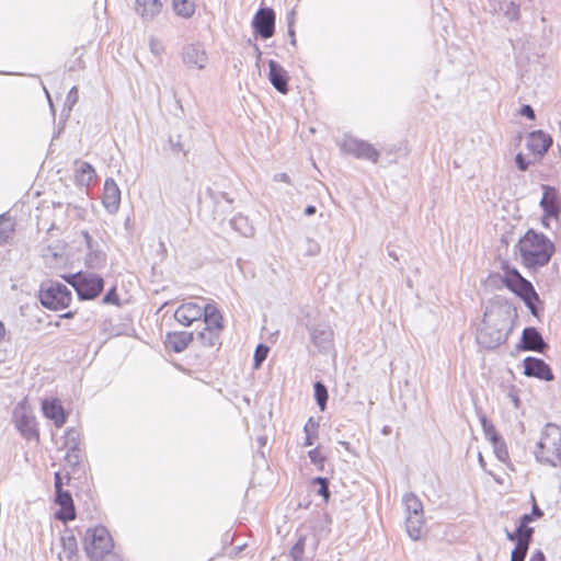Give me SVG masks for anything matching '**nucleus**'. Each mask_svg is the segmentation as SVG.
Masks as SVG:
<instances>
[{
  "label": "nucleus",
  "mask_w": 561,
  "mask_h": 561,
  "mask_svg": "<svg viewBox=\"0 0 561 561\" xmlns=\"http://www.w3.org/2000/svg\"><path fill=\"white\" fill-rule=\"evenodd\" d=\"M174 320L185 328L203 320L204 327L197 333L199 343L204 347L220 344V336L225 330V317L216 304H204L203 299L185 300L176 307Z\"/></svg>",
  "instance_id": "nucleus-1"
},
{
  "label": "nucleus",
  "mask_w": 561,
  "mask_h": 561,
  "mask_svg": "<svg viewBox=\"0 0 561 561\" xmlns=\"http://www.w3.org/2000/svg\"><path fill=\"white\" fill-rule=\"evenodd\" d=\"M516 248L522 264L531 271L546 266L554 251L553 242L541 232L529 229L518 241Z\"/></svg>",
  "instance_id": "nucleus-2"
},
{
  "label": "nucleus",
  "mask_w": 561,
  "mask_h": 561,
  "mask_svg": "<svg viewBox=\"0 0 561 561\" xmlns=\"http://www.w3.org/2000/svg\"><path fill=\"white\" fill-rule=\"evenodd\" d=\"M508 317L502 310L486 309L482 325L477 332V342L484 348L493 350L507 340Z\"/></svg>",
  "instance_id": "nucleus-3"
},
{
  "label": "nucleus",
  "mask_w": 561,
  "mask_h": 561,
  "mask_svg": "<svg viewBox=\"0 0 561 561\" xmlns=\"http://www.w3.org/2000/svg\"><path fill=\"white\" fill-rule=\"evenodd\" d=\"M114 547L113 537L104 526H95L85 531L83 550L90 561H105L107 557H111L113 561H123L114 552Z\"/></svg>",
  "instance_id": "nucleus-4"
},
{
  "label": "nucleus",
  "mask_w": 561,
  "mask_h": 561,
  "mask_svg": "<svg viewBox=\"0 0 561 561\" xmlns=\"http://www.w3.org/2000/svg\"><path fill=\"white\" fill-rule=\"evenodd\" d=\"M535 458L542 465L558 467L561 465V427L547 423L534 449Z\"/></svg>",
  "instance_id": "nucleus-5"
},
{
  "label": "nucleus",
  "mask_w": 561,
  "mask_h": 561,
  "mask_svg": "<svg viewBox=\"0 0 561 561\" xmlns=\"http://www.w3.org/2000/svg\"><path fill=\"white\" fill-rule=\"evenodd\" d=\"M38 298L46 309L59 311L70 306L72 301V294L66 285L54 280H47L41 285Z\"/></svg>",
  "instance_id": "nucleus-6"
},
{
  "label": "nucleus",
  "mask_w": 561,
  "mask_h": 561,
  "mask_svg": "<svg viewBox=\"0 0 561 561\" xmlns=\"http://www.w3.org/2000/svg\"><path fill=\"white\" fill-rule=\"evenodd\" d=\"M503 283L505 286L516 294L529 308L531 313H536L535 302L539 300V296L536 293L533 284L522 276L516 268L504 267Z\"/></svg>",
  "instance_id": "nucleus-7"
},
{
  "label": "nucleus",
  "mask_w": 561,
  "mask_h": 561,
  "mask_svg": "<svg viewBox=\"0 0 561 561\" xmlns=\"http://www.w3.org/2000/svg\"><path fill=\"white\" fill-rule=\"evenodd\" d=\"M62 278L71 285L82 300L96 298L104 288V280L100 275L87 272L64 275Z\"/></svg>",
  "instance_id": "nucleus-8"
},
{
  "label": "nucleus",
  "mask_w": 561,
  "mask_h": 561,
  "mask_svg": "<svg viewBox=\"0 0 561 561\" xmlns=\"http://www.w3.org/2000/svg\"><path fill=\"white\" fill-rule=\"evenodd\" d=\"M70 476L65 477L61 472L54 474L55 503L59 506L55 513V517L64 523L71 522L76 518V506L69 491L64 489V484H69Z\"/></svg>",
  "instance_id": "nucleus-9"
},
{
  "label": "nucleus",
  "mask_w": 561,
  "mask_h": 561,
  "mask_svg": "<svg viewBox=\"0 0 561 561\" xmlns=\"http://www.w3.org/2000/svg\"><path fill=\"white\" fill-rule=\"evenodd\" d=\"M13 423L26 440L39 442L37 421L26 401L19 402L13 410Z\"/></svg>",
  "instance_id": "nucleus-10"
},
{
  "label": "nucleus",
  "mask_w": 561,
  "mask_h": 561,
  "mask_svg": "<svg viewBox=\"0 0 561 561\" xmlns=\"http://www.w3.org/2000/svg\"><path fill=\"white\" fill-rule=\"evenodd\" d=\"M541 188L543 193L539 205L543 211V221L547 218H558L561 211V199L558 190L553 186L545 184L541 186Z\"/></svg>",
  "instance_id": "nucleus-11"
},
{
  "label": "nucleus",
  "mask_w": 561,
  "mask_h": 561,
  "mask_svg": "<svg viewBox=\"0 0 561 561\" xmlns=\"http://www.w3.org/2000/svg\"><path fill=\"white\" fill-rule=\"evenodd\" d=\"M523 363L525 376L534 377L545 381H551L554 379V375L550 366L543 359L534 356H527L524 358Z\"/></svg>",
  "instance_id": "nucleus-12"
},
{
  "label": "nucleus",
  "mask_w": 561,
  "mask_h": 561,
  "mask_svg": "<svg viewBox=\"0 0 561 561\" xmlns=\"http://www.w3.org/2000/svg\"><path fill=\"white\" fill-rule=\"evenodd\" d=\"M122 193L114 179H106L102 192V205L108 214H116L121 207Z\"/></svg>",
  "instance_id": "nucleus-13"
},
{
  "label": "nucleus",
  "mask_w": 561,
  "mask_h": 561,
  "mask_svg": "<svg viewBox=\"0 0 561 561\" xmlns=\"http://www.w3.org/2000/svg\"><path fill=\"white\" fill-rule=\"evenodd\" d=\"M275 14L272 9H261L253 19V27L262 38H270L274 34Z\"/></svg>",
  "instance_id": "nucleus-14"
},
{
  "label": "nucleus",
  "mask_w": 561,
  "mask_h": 561,
  "mask_svg": "<svg viewBox=\"0 0 561 561\" xmlns=\"http://www.w3.org/2000/svg\"><path fill=\"white\" fill-rule=\"evenodd\" d=\"M43 415L60 428L67 422V413L61 402L56 398L44 399L41 404Z\"/></svg>",
  "instance_id": "nucleus-15"
},
{
  "label": "nucleus",
  "mask_w": 561,
  "mask_h": 561,
  "mask_svg": "<svg viewBox=\"0 0 561 561\" xmlns=\"http://www.w3.org/2000/svg\"><path fill=\"white\" fill-rule=\"evenodd\" d=\"M518 347L522 351H533L543 353L548 344L542 339L540 332L533 327L525 328Z\"/></svg>",
  "instance_id": "nucleus-16"
},
{
  "label": "nucleus",
  "mask_w": 561,
  "mask_h": 561,
  "mask_svg": "<svg viewBox=\"0 0 561 561\" xmlns=\"http://www.w3.org/2000/svg\"><path fill=\"white\" fill-rule=\"evenodd\" d=\"M552 138L543 130H534L527 137V148L535 154L542 157L551 147Z\"/></svg>",
  "instance_id": "nucleus-17"
},
{
  "label": "nucleus",
  "mask_w": 561,
  "mask_h": 561,
  "mask_svg": "<svg viewBox=\"0 0 561 561\" xmlns=\"http://www.w3.org/2000/svg\"><path fill=\"white\" fill-rule=\"evenodd\" d=\"M194 334L193 332L187 331H175L170 332L165 336V346L167 348L180 353L187 348V346L193 342Z\"/></svg>",
  "instance_id": "nucleus-18"
},
{
  "label": "nucleus",
  "mask_w": 561,
  "mask_h": 561,
  "mask_svg": "<svg viewBox=\"0 0 561 561\" xmlns=\"http://www.w3.org/2000/svg\"><path fill=\"white\" fill-rule=\"evenodd\" d=\"M268 78L273 87L280 93L288 92V76L287 71L274 60L268 62Z\"/></svg>",
  "instance_id": "nucleus-19"
},
{
  "label": "nucleus",
  "mask_w": 561,
  "mask_h": 561,
  "mask_svg": "<svg viewBox=\"0 0 561 561\" xmlns=\"http://www.w3.org/2000/svg\"><path fill=\"white\" fill-rule=\"evenodd\" d=\"M353 157L376 163L380 157V152L365 140L353 139Z\"/></svg>",
  "instance_id": "nucleus-20"
},
{
  "label": "nucleus",
  "mask_w": 561,
  "mask_h": 561,
  "mask_svg": "<svg viewBox=\"0 0 561 561\" xmlns=\"http://www.w3.org/2000/svg\"><path fill=\"white\" fill-rule=\"evenodd\" d=\"M135 10L145 19H152L162 10L160 0H136Z\"/></svg>",
  "instance_id": "nucleus-21"
},
{
  "label": "nucleus",
  "mask_w": 561,
  "mask_h": 561,
  "mask_svg": "<svg viewBox=\"0 0 561 561\" xmlns=\"http://www.w3.org/2000/svg\"><path fill=\"white\" fill-rule=\"evenodd\" d=\"M424 527V516L423 514L416 515H407L405 517V528L409 537L416 541L422 538Z\"/></svg>",
  "instance_id": "nucleus-22"
},
{
  "label": "nucleus",
  "mask_w": 561,
  "mask_h": 561,
  "mask_svg": "<svg viewBox=\"0 0 561 561\" xmlns=\"http://www.w3.org/2000/svg\"><path fill=\"white\" fill-rule=\"evenodd\" d=\"M15 232V222L11 217L0 216V245L8 243Z\"/></svg>",
  "instance_id": "nucleus-23"
},
{
  "label": "nucleus",
  "mask_w": 561,
  "mask_h": 561,
  "mask_svg": "<svg viewBox=\"0 0 561 561\" xmlns=\"http://www.w3.org/2000/svg\"><path fill=\"white\" fill-rule=\"evenodd\" d=\"M75 176L79 183L89 185L95 178V169L88 162H80Z\"/></svg>",
  "instance_id": "nucleus-24"
},
{
  "label": "nucleus",
  "mask_w": 561,
  "mask_h": 561,
  "mask_svg": "<svg viewBox=\"0 0 561 561\" xmlns=\"http://www.w3.org/2000/svg\"><path fill=\"white\" fill-rule=\"evenodd\" d=\"M407 515L423 514V504L414 493H407L402 499Z\"/></svg>",
  "instance_id": "nucleus-25"
},
{
  "label": "nucleus",
  "mask_w": 561,
  "mask_h": 561,
  "mask_svg": "<svg viewBox=\"0 0 561 561\" xmlns=\"http://www.w3.org/2000/svg\"><path fill=\"white\" fill-rule=\"evenodd\" d=\"M173 9L178 15L190 18L195 11L194 0H173Z\"/></svg>",
  "instance_id": "nucleus-26"
},
{
  "label": "nucleus",
  "mask_w": 561,
  "mask_h": 561,
  "mask_svg": "<svg viewBox=\"0 0 561 561\" xmlns=\"http://www.w3.org/2000/svg\"><path fill=\"white\" fill-rule=\"evenodd\" d=\"M310 485L314 488L312 491L322 496L324 503H328L330 499L328 480L324 478H314L310 481Z\"/></svg>",
  "instance_id": "nucleus-27"
},
{
  "label": "nucleus",
  "mask_w": 561,
  "mask_h": 561,
  "mask_svg": "<svg viewBox=\"0 0 561 561\" xmlns=\"http://www.w3.org/2000/svg\"><path fill=\"white\" fill-rule=\"evenodd\" d=\"M314 397L320 407V410L323 411L325 409L328 400V391L327 388L320 381L316 382L314 385Z\"/></svg>",
  "instance_id": "nucleus-28"
},
{
  "label": "nucleus",
  "mask_w": 561,
  "mask_h": 561,
  "mask_svg": "<svg viewBox=\"0 0 561 561\" xmlns=\"http://www.w3.org/2000/svg\"><path fill=\"white\" fill-rule=\"evenodd\" d=\"M529 546L523 540L517 542L514 550L511 553V561H525Z\"/></svg>",
  "instance_id": "nucleus-29"
},
{
  "label": "nucleus",
  "mask_w": 561,
  "mask_h": 561,
  "mask_svg": "<svg viewBox=\"0 0 561 561\" xmlns=\"http://www.w3.org/2000/svg\"><path fill=\"white\" fill-rule=\"evenodd\" d=\"M492 444H493L494 453H495V456L497 457V459L501 461H505L508 458V453H507L505 442L500 436L499 438L492 440Z\"/></svg>",
  "instance_id": "nucleus-30"
},
{
  "label": "nucleus",
  "mask_w": 561,
  "mask_h": 561,
  "mask_svg": "<svg viewBox=\"0 0 561 561\" xmlns=\"http://www.w3.org/2000/svg\"><path fill=\"white\" fill-rule=\"evenodd\" d=\"M480 421L486 438H489L492 442L500 437L494 425L491 422H489L484 415L480 417Z\"/></svg>",
  "instance_id": "nucleus-31"
},
{
  "label": "nucleus",
  "mask_w": 561,
  "mask_h": 561,
  "mask_svg": "<svg viewBox=\"0 0 561 561\" xmlns=\"http://www.w3.org/2000/svg\"><path fill=\"white\" fill-rule=\"evenodd\" d=\"M533 534H534V528L519 525L516 529L517 542H522L523 540H525L527 546H529V543L531 541Z\"/></svg>",
  "instance_id": "nucleus-32"
},
{
  "label": "nucleus",
  "mask_w": 561,
  "mask_h": 561,
  "mask_svg": "<svg viewBox=\"0 0 561 561\" xmlns=\"http://www.w3.org/2000/svg\"><path fill=\"white\" fill-rule=\"evenodd\" d=\"M311 462L319 469L322 470L325 461V457L320 448H314L309 451Z\"/></svg>",
  "instance_id": "nucleus-33"
},
{
  "label": "nucleus",
  "mask_w": 561,
  "mask_h": 561,
  "mask_svg": "<svg viewBox=\"0 0 561 561\" xmlns=\"http://www.w3.org/2000/svg\"><path fill=\"white\" fill-rule=\"evenodd\" d=\"M268 347L266 345L260 344L257 345L254 353V367L259 368L261 364L266 359L268 354Z\"/></svg>",
  "instance_id": "nucleus-34"
},
{
  "label": "nucleus",
  "mask_w": 561,
  "mask_h": 561,
  "mask_svg": "<svg viewBox=\"0 0 561 561\" xmlns=\"http://www.w3.org/2000/svg\"><path fill=\"white\" fill-rule=\"evenodd\" d=\"M505 15L511 21L518 20L519 19V5L517 3H515L514 1H511L510 3H507V5L505 8Z\"/></svg>",
  "instance_id": "nucleus-35"
},
{
  "label": "nucleus",
  "mask_w": 561,
  "mask_h": 561,
  "mask_svg": "<svg viewBox=\"0 0 561 561\" xmlns=\"http://www.w3.org/2000/svg\"><path fill=\"white\" fill-rule=\"evenodd\" d=\"M305 545H306V539L304 537L299 538L297 540V542L294 545L291 554L295 560L302 557V554L305 552Z\"/></svg>",
  "instance_id": "nucleus-36"
},
{
  "label": "nucleus",
  "mask_w": 561,
  "mask_h": 561,
  "mask_svg": "<svg viewBox=\"0 0 561 561\" xmlns=\"http://www.w3.org/2000/svg\"><path fill=\"white\" fill-rule=\"evenodd\" d=\"M104 304L119 305V297L116 293V288L110 289L103 298Z\"/></svg>",
  "instance_id": "nucleus-37"
},
{
  "label": "nucleus",
  "mask_w": 561,
  "mask_h": 561,
  "mask_svg": "<svg viewBox=\"0 0 561 561\" xmlns=\"http://www.w3.org/2000/svg\"><path fill=\"white\" fill-rule=\"evenodd\" d=\"M519 113L522 116L528 118V119H535L536 114L534 108L529 104H525L520 107Z\"/></svg>",
  "instance_id": "nucleus-38"
},
{
  "label": "nucleus",
  "mask_w": 561,
  "mask_h": 561,
  "mask_svg": "<svg viewBox=\"0 0 561 561\" xmlns=\"http://www.w3.org/2000/svg\"><path fill=\"white\" fill-rule=\"evenodd\" d=\"M515 162H516L517 168L520 171H526L530 164L528 161H526V159L524 158V156L522 153L516 154Z\"/></svg>",
  "instance_id": "nucleus-39"
},
{
  "label": "nucleus",
  "mask_w": 561,
  "mask_h": 561,
  "mask_svg": "<svg viewBox=\"0 0 561 561\" xmlns=\"http://www.w3.org/2000/svg\"><path fill=\"white\" fill-rule=\"evenodd\" d=\"M528 561H546V557L541 550H535Z\"/></svg>",
  "instance_id": "nucleus-40"
},
{
  "label": "nucleus",
  "mask_w": 561,
  "mask_h": 561,
  "mask_svg": "<svg viewBox=\"0 0 561 561\" xmlns=\"http://www.w3.org/2000/svg\"><path fill=\"white\" fill-rule=\"evenodd\" d=\"M309 426H310V424H307V425L305 426V431L308 433L307 438H306V443H305V445H306V446H310V445H312V444H313V438H314V437L309 433ZM311 426L313 427V424H311Z\"/></svg>",
  "instance_id": "nucleus-41"
},
{
  "label": "nucleus",
  "mask_w": 561,
  "mask_h": 561,
  "mask_svg": "<svg viewBox=\"0 0 561 561\" xmlns=\"http://www.w3.org/2000/svg\"><path fill=\"white\" fill-rule=\"evenodd\" d=\"M534 516L533 514H525L520 517V526H527L530 522H533Z\"/></svg>",
  "instance_id": "nucleus-42"
},
{
  "label": "nucleus",
  "mask_w": 561,
  "mask_h": 561,
  "mask_svg": "<svg viewBox=\"0 0 561 561\" xmlns=\"http://www.w3.org/2000/svg\"><path fill=\"white\" fill-rule=\"evenodd\" d=\"M530 514H533L534 517L539 518L543 515V512L539 508V506L536 503H534Z\"/></svg>",
  "instance_id": "nucleus-43"
},
{
  "label": "nucleus",
  "mask_w": 561,
  "mask_h": 561,
  "mask_svg": "<svg viewBox=\"0 0 561 561\" xmlns=\"http://www.w3.org/2000/svg\"><path fill=\"white\" fill-rule=\"evenodd\" d=\"M7 331L3 322L0 321V344L4 341Z\"/></svg>",
  "instance_id": "nucleus-44"
},
{
  "label": "nucleus",
  "mask_w": 561,
  "mask_h": 561,
  "mask_svg": "<svg viewBox=\"0 0 561 561\" xmlns=\"http://www.w3.org/2000/svg\"><path fill=\"white\" fill-rule=\"evenodd\" d=\"M506 537H507L508 540L517 542L516 531L515 533L506 531Z\"/></svg>",
  "instance_id": "nucleus-45"
},
{
  "label": "nucleus",
  "mask_w": 561,
  "mask_h": 561,
  "mask_svg": "<svg viewBox=\"0 0 561 561\" xmlns=\"http://www.w3.org/2000/svg\"><path fill=\"white\" fill-rule=\"evenodd\" d=\"M76 313H77L76 311H68V312H66V313H62V314L60 316V318H64V319H71V318H73V317H75V314H76Z\"/></svg>",
  "instance_id": "nucleus-46"
},
{
  "label": "nucleus",
  "mask_w": 561,
  "mask_h": 561,
  "mask_svg": "<svg viewBox=\"0 0 561 561\" xmlns=\"http://www.w3.org/2000/svg\"><path fill=\"white\" fill-rule=\"evenodd\" d=\"M316 213V208L313 206H308L305 210L306 215H312Z\"/></svg>",
  "instance_id": "nucleus-47"
},
{
  "label": "nucleus",
  "mask_w": 561,
  "mask_h": 561,
  "mask_svg": "<svg viewBox=\"0 0 561 561\" xmlns=\"http://www.w3.org/2000/svg\"><path fill=\"white\" fill-rule=\"evenodd\" d=\"M390 432H391L390 426H385V427L382 428V433H383L385 435L390 434Z\"/></svg>",
  "instance_id": "nucleus-48"
},
{
  "label": "nucleus",
  "mask_w": 561,
  "mask_h": 561,
  "mask_svg": "<svg viewBox=\"0 0 561 561\" xmlns=\"http://www.w3.org/2000/svg\"><path fill=\"white\" fill-rule=\"evenodd\" d=\"M70 540L72 541V546L76 548L77 547L76 539L75 538H70Z\"/></svg>",
  "instance_id": "nucleus-49"
},
{
  "label": "nucleus",
  "mask_w": 561,
  "mask_h": 561,
  "mask_svg": "<svg viewBox=\"0 0 561 561\" xmlns=\"http://www.w3.org/2000/svg\"><path fill=\"white\" fill-rule=\"evenodd\" d=\"M389 255L397 260V256H396V254L393 252L390 251Z\"/></svg>",
  "instance_id": "nucleus-50"
},
{
  "label": "nucleus",
  "mask_w": 561,
  "mask_h": 561,
  "mask_svg": "<svg viewBox=\"0 0 561 561\" xmlns=\"http://www.w3.org/2000/svg\"><path fill=\"white\" fill-rule=\"evenodd\" d=\"M479 460H480V462H483V458L481 455L479 456Z\"/></svg>",
  "instance_id": "nucleus-51"
}]
</instances>
